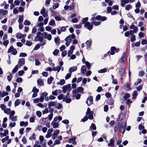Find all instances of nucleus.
I'll return each mask as SVG.
<instances>
[{"mask_svg": "<svg viewBox=\"0 0 147 147\" xmlns=\"http://www.w3.org/2000/svg\"><path fill=\"white\" fill-rule=\"evenodd\" d=\"M64 97L63 94H61L57 96V98L59 100H61L62 99H63Z\"/></svg>", "mask_w": 147, "mask_h": 147, "instance_id": "42", "label": "nucleus"}, {"mask_svg": "<svg viewBox=\"0 0 147 147\" xmlns=\"http://www.w3.org/2000/svg\"><path fill=\"white\" fill-rule=\"evenodd\" d=\"M3 42V44L5 46H6L9 44V42L8 40H4Z\"/></svg>", "mask_w": 147, "mask_h": 147, "instance_id": "57", "label": "nucleus"}, {"mask_svg": "<svg viewBox=\"0 0 147 147\" xmlns=\"http://www.w3.org/2000/svg\"><path fill=\"white\" fill-rule=\"evenodd\" d=\"M92 43V41L91 40H87L86 43V44L88 46H89L91 45Z\"/></svg>", "mask_w": 147, "mask_h": 147, "instance_id": "64", "label": "nucleus"}, {"mask_svg": "<svg viewBox=\"0 0 147 147\" xmlns=\"http://www.w3.org/2000/svg\"><path fill=\"white\" fill-rule=\"evenodd\" d=\"M88 20V17H86L83 18L82 20V24H85V23L87 22V21Z\"/></svg>", "mask_w": 147, "mask_h": 147, "instance_id": "37", "label": "nucleus"}, {"mask_svg": "<svg viewBox=\"0 0 147 147\" xmlns=\"http://www.w3.org/2000/svg\"><path fill=\"white\" fill-rule=\"evenodd\" d=\"M16 123L15 122H11L9 124V126L11 127H13L16 125Z\"/></svg>", "mask_w": 147, "mask_h": 147, "instance_id": "63", "label": "nucleus"}, {"mask_svg": "<svg viewBox=\"0 0 147 147\" xmlns=\"http://www.w3.org/2000/svg\"><path fill=\"white\" fill-rule=\"evenodd\" d=\"M19 66L18 65H16L14 68L12 70V72L13 73H15L17 71L18 69V67Z\"/></svg>", "mask_w": 147, "mask_h": 147, "instance_id": "33", "label": "nucleus"}, {"mask_svg": "<svg viewBox=\"0 0 147 147\" xmlns=\"http://www.w3.org/2000/svg\"><path fill=\"white\" fill-rule=\"evenodd\" d=\"M77 90L79 92H83L84 89L82 87H80L78 88Z\"/></svg>", "mask_w": 147, "mask_h": 147, "instance_id": "44", "label": "nucleus"}, {"mask_svg": "<svg viewBox=\"0 0 147 147\" xmlns=\"http://www.w3.org/2000/svg\"><path fill=\"white\" fill-rule=\"evenodd\" d=\"M28 123L27 122H24V121H21L20 122V125L21 126H24L25 127H26L28 125Z\"/></svg>", "mask_w": 147, "mask_h": 147, "instance_id": "17", "label": "nucleus"}, {"mask_svg": "<svg viewBox=\"0 0 147 147\" xmlns=\"http://www.w3.org/2000/svg\"><path fill=\"white\" fill-rule=\"evenodd\" d=\"M20 103V100L17 99L15 101L14 104L15 106H17L19 105Z\"/></svg>", "mask_w": 147, "mask_h": 147, "instance_id": "49", "label": "nucleus"}, {"mask_svg": "<svg viewBox=\"0 0 147 147\" xmlns=\"http://www.w3.org/2000/svg\"><path fill=\"white\" fill-rule=\"evenodd\" d=\"M65 81L64 79H61L60 80L59 82L57 83V84L58 85L62 86L65 84Z\"/></svg>", "mask_w": 147, "mask_h": 147, "instance_id": "16", "label": "nucleus"}, {"mask_svg": "<svg viewBox=\"0 0 147 147\" xmlns=\"http://www.w3.org/2000/svg\"><path fill=\"white\" fill-rule=\"evenodd\" d=\"M77 67H70L69 69V73H71L72 72L75 71L77 70Z\"/></svg>", "mask_w": 147, "mask_h": 147, "instance_id": "9", "label": "nucleus"}, {"mask_svg": "<svg viewBox=\"0 0 147 147\" xmlns=\"http://www.w3.org/2000/svg\"><path fill=\"white\" fill-rule=\"evenodd\" d=\"M9 139V136H7L5 138H3L2 139V143H4L7 140H8Z\"/></svg>", "mask_w": 147, "mask_h": 147, "instance_id": "53", "label": "nucleus"}, {"mask_svg": "<svg viewBox=\"0 0 147 147\" xmlns=\"http://www.w3.org/2000/svg\"><path fill=\"white\" fill-rule=\"evenodd\" d=\"M38 84L39 85L43 86V82L42 80L40 79L37 80V81Z\"/></svg>", "mask_w": 147, "mask_h": 147, "instance_id": "23", "label": "nucleus"}, {"mask_svg": "<svg viewBox=\"0 0 147 147\" xmlns=\"http://www.w3.org/2000/svg\"><path fill=\"white\" fill-rule=\"evenodd\" d=\"M23 16H22L20 15L19 16V18L18 20V22L19 23H22L23 21Z\"/></svg>", "mask_w": 147, "mask_h": 147, "instance_id": "26", "label": "nucleus"}, {"mask_svg": "<svg viewBox=\"0 0 147 147\" xmlns=\"http://www.w3.org/2000/svg\"><path fill=\"white\" fill-rule=\"evenodd\" d=\"M141 43L143 45L146 44H147V40L145 39H143L141 41Z\"/></svg>", "mask_w": 147, "mask_h": 147, "instance_id": "62", "label": "nucleus"}, {"mask_svg": "<svg viewBox=\"0 0 147 147\" xmlns=\"http://www.w3.org/2000/svg\"><path fill=\"white\" fill-rule=\"evenodd\" d=\"M24 24L25 25H29L31 23L30 21L26 20L24 21Z\"/></svg>", "mask_w": 147, "mask_h": 147, "instance_id": "41", "label": "nucleus"}, {"mask_svg": "<svg viewBox=\"0 0 147 147\" xmlns=\"http://www.w3.org/2000/svg\"><path fill=\"white\" fill-rule=\"evenodd\" d=\"M32 44V43L31 41H26V45L28 46H30Z\"/></svg>", "mask_w": 147, "mask_h": 147, "instance_id": "58", "label": "nucleus"}, {"mask_svg": "<svg viewBox=\"0 0 147 147\" xmlns=\"http://www.w3.org/2000/svg\"><path fill=\"white\" fill-rule=\"evenodd\" d=\"M130 97V94H129L127 93H125V94L124 96H123V98L125 100H126L127 98H129Z\"/></svg>", "mask_w": 147, "mask_h": 147, "instance_id": "27", "label": "nucleus"}, {"mask_svg": "<svg viewBox=\"0 0 147 147\" xmlns=\"http://www.w3.org/2000/svg\"><path fill=\"white\" fill-rule=\"evenodd\" d=\"M35 135L34 134H33L29 138L30 140H35L36 139Z\"/></svg>", "mask_w": 147, "mask_h": 147, "instance_id": "43", "label": "nucleus"}, {"mask_svg": "<svg viewBox=\"0 0 147 147\" xmlns=\"http://www.w3.org/2000/svg\"><path fill=\"white\" fill-rule=\"evenodd\" d=\"M54 78L52 77H51L50 78H48L47 80V83L48 84H50L51 83L52 81L53 80Z\"/></svg>", "mask_w": 147, "mask_h": 147, "instance_id": "28", "label": "nucleus"}, {"mask_svg": "<svg viewBox=\"0 0 147 147\" xmlns=\"http://www.w3.org/2000/svg\"><path fill=\"white\" fill-rule=\"evenodd\" d=\"M90 129L93 130H96V127L95 124L94 123H92L90 127Z\"/></svg>", "mask_w": 147, "mask_h": 147, "instance_id": "21", "label": "nucleus"}, {"mask_svg": "<svg viewBox=\"0 0 147 147\" xmlns=\"http://www.w3.org/2000/svg\"><path fill=\"white\" fill-rule=\"evenodd\" d=\"M107 71V69L106 68H104L101 69L98 71V72L99 73H104L106 72Z\"/></svg>", "mask_w": 147, "mask_h": 147, "instance_id": "34", "label": "nucleus"}, {"mask_svg": "<svg viewBox=\"0 0 147 147\" xmlns=\"http://www.w3.org/2000/svg\"><path fill=\"white\" fill-rule=\"evenodd\" d=\"M61 69V67L60 66H57L56 67H53L52 68V69L54 71H57V72L58 73Z\"/></svg>", "mask_w": 147, "mask_h": 147, "instance_id": "10", "label": "nucleus"}, {"mask_svg": "<svg viewBox=\"0 0 147 147\" xmlns=\"http://www.w3.org/2000/svg\"><path fill=\"white\" fill-rule=\"evenodd\" d=\"M60 40V39L59 37L57 36L55 38V42L57 45H59V44Z\"/></svg>", "mask_w": 147, "mask_h": 147, "instance_id": "18", "label": "nucleus"}, {"mask_svg": "<svg viewBox=\"0 0 147 147\" xmlns=\"http://www.w3.org/2000/svg\"><path fill=\"white\" fill-rule=\"evenodd\" d=\"M23 34L21 33H18L16 34V36L18 39H21L23 37Z\"/></svg>", "mask_w": 147, "mask_h": 147, "instance_id": "29", "label": "nucleus"}, {"mask_svg": "<svg viewBox=\"0 0 147 147\" xmlns=\"http://www.w3.org/2000/svg\"><path fill=\"white\" fill-rule=\"evenodd\" d=\"M32 92H36V93H38L39 92V90L38 89L36 88V87L34 86L33 88Z\"/></svg>", "mask_w": 147, "mask_h": 147, "instance_id": "39", "label": "nucleus"}, {"mask_svg": "<svg viewBox=\"0 0 147 147\" xmlns=\"http://www.w3.org/2000/svg\"><path fill=\"white\" fill-rule=\"evenodd\" d=\"M91 24H94V25L95 26H98V25H99L100 24H101V22H96V21H95V22H91Z\"/></svg>", "mask_w": 147, "mask_h": 147, "instance_id": "24", "label": "nucleus"}, {"mask_svg": "<svg viewBox=\"0 0 147 147\" xmlns=\"http://www.w3.org/2000/svg\"><path fill=\"white\" fill-rule=\"evenodd\" d=\"M62 107V105L60 103H58L55 107V108L58 109H61Z\"/></svg>", "mask_w": 147, "mask_h": 147, "instance_id": "35", "label": "nucleus"}, {"mask_svg": "<svg viewBox=\"0 0 147 147\" xmlns=\"http://www.w3.org/2000/svg\"><path fill=\"white\" fill-rule=\"evenodd\" d=\"M57 102L49 101L48 103V107H51L52 106H55L56 105Z\"/></svg>", "mask_w": 147, "mask_h": 147, "instance_id": "6", "label": "nucleus"}, {"mask_svg": "<svg viewBox=\"0 0 147 147\" xmlns=\"http://www.w3.org/2000/svg\"><path fill=\"white\" fill-rule=\"evenodd\" d=\"M8 11L7 10L3 9H0V14L2 13L3 16H5L7 14Z\"/></svg>", "mask_w": 147, "mask_h": 147, "instance_id": "12", "label": "nucleus"}, {"mask_svg": "<svg viewBox=\"0 0 147 147\" xmlns=\"http://www.w3.org/2000/svg\"><path fill=\"white\" fill-rule=\"evenodd\" d=\"M111 54L113 55L115 53L114 51L115 50V47H112L111 48Z\"/></svg>", "mask_w": 147, "mask_h": 147, "instance_id": "22", "label": "nucleus"}, {"mask_svg": "<svg viewBox=\"0 0 147 147\" xmlns=\"http://www.w3.org/2000/svg\"><path fill=\"white\" fill-rule=\"evenodd\" d=\"M76 139V137L74 136L72 138H71L68 141L69 143H71L73 141H75Z\"/></svg>", "mask_w": 147, "mask_h": 147, "instance_id": "31", "label": "nucleus"}, {"mask_svg": "<svg viewBox=\"0 0 147 147\" xmlns=\"http://www.w3.org/2000/svg\"><path fill=\"white\" fill-rule=\"evenodd\" d=\"M36 115L39 117H41L42 113L40 111H37L36 112Z\"/></svg>", "mask_w": 147, "mask_h": 147, "instance_id": "52", "label": "nucleus"}, {"mask_svg": "<svg viewBox=\"0 0 147 147\" xmlns=\"http://www.w3.org/2000/svg\"><path fill=\"white\" fill-rule=\"evenodd\" d=\"M72 92L73 94L72 95V97H75L76 94H77L78 92L77 89H75L72 90Z\"/></svg>", "mask_w": 147, "mask_h": 147, "instance_id": "32", "label": "nucleus"}, {"mask_svg": "<svg viewBox=\"0 0 147 147\" xmlns=\"http://www.w3.org/2000/svg\"><path fill=\"white\" fill-rule=\"evenodd\" d=\"M22 78L20 77L16 79V81L17 82H22Z\"/></svg>", "mask_w": 147, "mask_h": 147, "instance_id": "59", "label": "nucleus"}, {"mask_svg": "<svg viewBox=\"0 0 147 147\" xmlns=\"http://www.w3.org/2000/svg\"><path fill=\"white\" fill-rule=\"evenodd\" d=\"M17 116H15L14 117H11V118H9L11 119V120L13 121H16L17 120Z\"/></svg>", "mask_w": 147, "mask_h": 147, "instance_id": "38", "label": "nucleus"}, {"mask_svg": "<svg viewBox=\"0 0 147 147\" xmlns=\"http://www.w3.org/2000/svg\"><path fill=\"white\" fill-rule=\"evenodd\" d=\"M84 27L89 30H91L93 28V25L91 24L89 22H87L84 24Z\"/></svg>", "mask_w": 147, "mask_h": 147, "instance_id": "2", "label": "nucleus"}, {"mask_svg": "<svg viewBox=\"0 0 147 147\" xmlns=\"http://www.w3.org/2000/svg\"><path fill=\"white\" fill-rule=\"evenodd\" d=\"M60 143V142L59 140H56L54 143L53 144V145H55L56 144H58Z\"/></svg>", "mask_w": 147, "mask_h": 147, "instance_id": "56", "label": "nucleus"}, {"mask_svg": "<svg viewBox=\"0 0 147 147\" xmlns=\"http://www.w3.org/2000/svg\"><path fill=\"white\" fill-rule=\"evenodd\" d=\"M1 108V109L4 111L6 108V107L4 104H2L0 106Z\"/></svg>", "mask_w": 147, "mask_h": 147, "instance_id": "61", "label": "nucleus"}, {"mask_svg": "<svg viewBox=\"0 0 147 147\" xmlns=\"http://www.w3.org/2000/svg\"><path fill=\"white\" fill-rule=\"evenodd\" d=\"M55 24V22L54 20H51L49 23V25L50 26H53Z\"/></svg>", "mask_w": 147, "mask_h": 147, "instance_id": "47", "label": "nucleus"}, {"mask_svg": "<svg viewBox=\"0 0 147 147\" xmlns=\"http://www.w3.org/2000/svg\"><path fill=\"white\" fill-rule=\"evenodd\" d=\"M136 40V37L134 35H132L130 39V40L131 42H133Z\"/></svg>", "mask_w": 147, "mask_h": 147, "instance_id": "50", "label": "nucleus"}, {"mask_svg": "<svg viewBox=\"0 0 147 147\" xmlns=\"http://www.w3.org/2000/svg\"><path fill=\"white\" fill-rule=\"evenodd\" d=\"M11 110L9 108L5 109L4 111V112L7 114H9Z\"/></svg>", "mask_w": 147, "mask_h": 147, "instance_id": "40", "label": "nucleus"}, {"mask_svg": "<svg viewBox=\"0 0 147 147\" xmlns=\"http://www.w3.org/2000/svg\"><path fill=\"white\" fill-rule=\"evenodd\" d=\"M51 124L53 125V127L54 128L57 127L59 125L58 123L55 122L54 121H53L51 123Z\"/></svg>", "mask_w": 147, "mask_h": 147, "instance_id": "15", "label": "nucleus"}, {"mask_svg": "<svg viewBox=\"0 0 147 147\" xmlns=\"http://www.w3.org/2000/svg\"><path fill=\"white\" fill-rule=\"evenodd\" d=\"M125 126H120L119 127V130L120 131V132L122 134H123L125 130V128L126 127V125L125 124Z\"/></svg>", "mask_w": 147, "mask_h": 147, "instance_id": "8", "label": "nucleus"}, {"mask_svg": "<svg viewBox=\"0 0 147 147\" xmlns=\"http://www.w3.org/2000/svg\"><path fill=\"white\" fill-rule=\"evenodd\" d=\"M13 49L14 48L12 46H11L8 49L7 51L8 53H9L11 52H12Z\"/></svg>", "mask_w": 147, "mask_h": 147, "instance_id": "36", "label": "nucleus"}, {"mask_svg": "<svg viewBox=\"0 0 147 147\" xmlns=\"http://www.w3.org/2000/svg\"><path fill=\"white\" fill-rule=\"evenodd\" d=\"M15 112L14 111H12L10 112V114L9 116V118H11L15 114Z\"/></svg>", "mask_w": 147, "mask_h": 147, "instance_id": "55", "label": "nucleus"}, {"mask_svg": "<svg viewBox=\"0 0 147 147\" xmlns=\"http://www.w3.org/2000/svg\"><path fill=\"white\" fill-rule=\"evenodd\" d=\"M71 77V74L70 73H68L65 76V79L66 80L69 79Z\"/></svg>", "mask_w": 147, "mask_h": 147, "instance_id": "51", "label": "nucleus"}, {"mask_svg": "<svg viewBox=\"0 0 147 147\" xmlns=\"http://www.w3.org/2000/svg\"><path fill=\"white\" fill-rule=\"evenodd\" d=\"M27 56V54L25 53H20L19 57H26Z\"/></svg>", "mask_w": 147, "mask_h": 147, "instance_id": "54", "label": "nucleus"}, {"mask_svg": "<svg viewBox=\"0 0 147 147\" xmlns=\"http://www.w3.org/2000/svg\"><path fill=\"white\" fill-rule=\"evenodd\" d=\"M93 114V112L92 111H91V112H90V113H88V114H86V115H87V117H88V119L90 120H92L94 118Z\"/></svg>", "mask_w": 147, "mask_h": 147, "instance_id": "7", "label": "nucleus"}, {"mask_svg": "<svg viewBox=\"0 0 147 147\" xmlns=\"http://www.w3.org/2000/svg\"><path fill=\"white\" fill-rule=\"evenodd\" d=\"M42 36L44 38L47 39L48 40H51L52 38V36L50 34H48L46 32H44L42 33Z\"/></svg>", "mask_w": 147, "mask_h": 147, "instance_id": "3", "label": "nucleus"}, {"mask_svg": "<svg viewBox=\"0 0 147 147\" xmlns=\"http://www.w3.org/2000/svg\"><path fill=\"white\" fill-rule=\"evenodd\" d=\"M81 71L82 73L83 74H84L86 73V69L85 65H83L82 67Z\"/></svg>", "mask_w": 147, "mask_h": 147, "instance_id": "14", "label": "nucleus"}, {"mask_svg": "<svg viewBox=\"0 0 147 147\" xmlns=\"http://www.w3.org/2000/svg\"><path fill=\"white\" fill-rule=\"evenodd\" d=\"M65 40L66 42H70L71 41V37L70 35L67 37L65 39Z\"/></svg>", "mask_w": 147, "mask_h": 147, "instance_id": "25", "label": "nucleus"}, {"mask_svg": "<svg viewBox=\"0 0 147 147\" xmlns=\"http://www.w3.org/2000/svg\"><path fill=\"white\" fill-rule=\"evenodd\" d=\"M115 140L113 139H111L110 140V142L108 144L109 146L113 147L114 146Z\"/></svg>", "mask_w": 147, "mask_h": 147, "instance_id": "11", "label": "nucleus"}, {"mask_svg": "<svg viewBox=\"0 0 147 147\" xmlns=\"http://www.w3.org/2000/svg\"><path fill=\"white\" fill-rule=\"evenodd\" d=\"M71 90V84H69L66 85L62 87V92L64 93H65L67 91V92L66 95L64 96L63 101H65L66 103H69L71 101V99L70 98H67L69 94V92Z\"/></svg>", "mask_w": 147, "mask_h": 147, "instance_id": "1", "label": "nucleus"}, {"mask_svg": "<svg viewBox=\"0 0 147 147\" xmlns=\"http://www.w3.org/2000/svg\"><path fill=\"white\" fill-rule=\"evenodd\" d=\"M93 98L92 96H90L87 99L86 103L88 106L90 105L93 103Z\"/></svg>", "mask_w": 147, "mask_h": 147, "instance_id": "4", "label": "nucleus"}, {"mask_svg": "<svg viewBox=\"0 0 147 147\" xmlns=\"http://www.w3.org/2000/svg\"><path fill=\"white\" fill-rule=\"evenodd\" d=\"M125 53H124L123 54L121 58L120 59L119 62H120L122 63V62H123L124 59L125 58Z\"/></svg>", "mask_w": 147, "mask_h": 147, "instance_id": "19", "label": "nucleus"}, {"mask_svg": "<svg viewBox=\"0 0 147 147\" xmlns=\"http://www.w3.org/2000/svg\"><path fill=\"white\" fill-rule=\"evenodd\" d=\"M76 16V14L75 13H74L72 14L70 17H68V19H70L71 18L73 17H75Z\"/></svg>", "mask_w": 147, "mask_h": 147, "instance_id": "60", "label": "nucleus"}, {"mask_svg": "<svg viewBox=\"0 0 147 147\" xmlns=\"http://www.w3.org/2000/svg\"><path fill=\"white\" fill-rule=\"evenodd\" d=\"M119 123H117L116 124H115L114 126V131L115 132H117L118 129L119 127Z\"/></svg>", "mask_w": 147, "mask_h": 147, "instance_id": "30", "label": "nucleus"}, {"mask_svg": "<svg viewBox=\"0 0 147 147\" xmlns=\"http://www.w3.org/2000/svg\"><path fill=\"white\" fill-rule=\"evenodd\" d=\"M35 64L36 66H39L40 64V62L38 59H36L35 61Z\"/></svg>", "mask_w": 147, "mask_h": 147, "instance_id": "45", "label": "nucleus"}, {"mask_svg": "<svg viewBox=\"0 0 147 147\" xmlns=\"http://www.w3.org/2000/svg\"><path fill=\"white\" fill-rule=\"evenodd\" d=\"M125 72V70L124 68L120 69L119 70V74L121 76L124 75Z\"/></svg>", "mask_w": 147, "mask_h": 147, "instance_id": "13", "label": "nucleus"}, {"mask_svg": "<svg viewBox=\"0 0 147 147\" xmlns=\"http://www.w3.org/2000/svg\"><path fill=\"white\" fill-rule=\"evenodd\" d=\"M132 6L130 5H127L125 7V9L127 10H129L131 8Z\"/></svg>", "mask_w": 147, "mask_h": 147, "instance_id": "46", "label": "nucleus"}, {"mask_svg": "<svg viewBox=\"0 0 147 147\" xmlns=\"http://www.w3.org/2000/svg\"><path fill=\"white\" fill-rule=\"evenodd\" d=\"M25 64V59L24 58H20L19 59L18 64L19 67H20Z\"/></svg>", "mask_w": 147, "mask_h": 147, "instance_id": "5", "label": "nucleus"}, {"mask_svg": "<svg viewBox=\"0 0 147 147\" xmlns=\"http://www.w3.org/2000/svg\"><path fill=\"white\" fill-rule=\"evenodd\" d=\"M59 52V50L58 49H55L53 52V54L54 55H57Z\"/></svg>", "mask_w": 147, "mask_h": 147, "instance_id": "48", "label": "nucleus"}, {"mask_svg": "<svg viewBox=\"0 0 147 147\" xmlns=\"http://www.w3.org/2000/svg\"><path fill=\"white\" fill-rule=\"evenodd\" d=\"M133 97L132 98L133 99H136L138 95V93L136 91H134L132 95Z\"/></svg>", "mask_w": 147, "mask_h": 147, "instance_id": "20", "label": "nucleus"}]
</instances>
